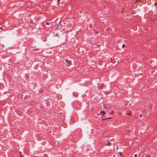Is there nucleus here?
Segmentation results:
<instances>
[{
	"label": "nucleus",
	"mask_w": 157,
	"mask_h": 157,
	"mask_svg": "<svg viewBox=\"0 0 157 157\" xmlns=\"http://www.w3.org/2000/svg\"><path fill=\"white\" fill-rule=\"evenodd\" d=\"M46 24L47 25H49L50 24V23H49L48 22H46Z\"/></svg>",
	"instance_id": "obj_3"
},
{
	"label": "nucleus",
	"mask_w": 157,
	"mask_h": 157,
	"mask_svg": "<svg viewBox=\"0 0 157 157\" xmlns=\"http://www.w3.org/2000/svg\"><path fill=\"white\" fill-rule=\"evenodd\" d=\"M146 157H151V156L150 155H148V156H146Z\"/></svg>",
	"instance_id": "obj_8"
},
{
	"label": "nucleus",
	"mask_w": 157,
	"mask_h": 157,
	"mask_svg": "<svg viewBox=\"0 0 157 157\" xmlns=\"http://www.w3.org/2000/svg\"><path fill=\"white\" fill-rule=\"evenodd\" d=\"M129 115H131V114H128Z\"/></svg>",
	"instance_id": "obj_14"
},
{
	"label": "nucleus",
	"mask_w": 157,
	"mask_h": 157,
	"mask_svg": "<svg viewBox=\"0 0 157 157\" xmlns=\"http://www.w3.org/2000/svg\"><path fill=\"white\" fill-rule=\"evenodd\" d=\"M0 29H1V30H2L3 28L2 27H0Z\"/></svg>",
	"instance_id": "obj_6"
},
{
	"label": "nucleus",
	"mask_w": 157,
	"mask_h": 157,
	"mask_svg": "<svg viewBox=\"0 0 157 157\" xmlns=\"http://www.w3.org/2000/svg\"><path fill=\"white\" fill-rule=\"evenodd\" d=\"M118 149V147H117V149Z\"/></svg>",
	"instance_id": "obj_15"
},
{
	"label": "nucleus",
	"mask_w": 157,
	"mask_h": 157,
	"mask_svg": "<svg viewBox=\"0 0 157 157\" xmlns=\"http://www.w3.org/2000/svg\"><path fill=\"white\" fill-rule=\"evenodd\" d=\"M100 113L101 115H103L106 114V113L105 112V111H102L100 112Z\"/></svg>",
	"instance_id": "obj_2"
},
{
	"label": "nucleus",
	"mask_w": 157,
	"mask_h": 157,
	"mask_svg": "<svg viewBox=\"0 0 157 157\" xmlns=\"http://www.w3.org/2000/svg\"><path fill=\"white\" fill-rule=\"evenodd\" d=\"M65 62L68 64V66H69L71 64V62L68 59H66L65 60Z\"/></svg>",
	"instance_id": "obj_1"
},
{
	"label": "nucleus",
	"mask_w": 157,
	"mask_h": 157,
	"mask_svg": "<svg viewBox=\"0 0 157 157\" xmlns=\"http://www.w3.org/2000/svg\"><path fill=\"white\" fill-rule=\"evenodd\" d=\"M113 113V111H112L111 112V114H112Z\"/></svg>",
	"instance_id": "obj_9"
},
{
	"label": "nucleus",
	"mask_w": 157,
	"mask_h": 157,
	"mask_svg": "<svg viewBox=\"0 0 157 157\" xmlns=\"http://www.w3.org/2000/svg\"><path fill=\"white\" fill-rule=\"evenodd\" d=\"M21 152H19V154H21Z\"/></svg>",
	"instance_id": "obj_12"
},
{
	"label": "nucleus",
	"mask_w": 157,
	"mask_h": 157,
	"mask_svg": "<svg viewBox=\"0 0 157 157\" xmlns=\"http://www.w3.org/2000/svg\"><path fill=\"white\" fill-rule=\"evenodd\" d=\"M20 157H23V156L22 155H21L20 156Z\"/></svg>",
	"instance_id": "obj_13"
},
{
	"label": "nucleus",
	"mask_w": 157,
	"mask_h": 157,
	"mask_svg": "<svg viewBox=\"0 0 157 157\" xmlns=\"http://www.w3.org/2000/svg\"><path fill=\"white\" fill-rule=\"evenodd\" d=\"M60 0H58V3H59L60 2Z\"/></svg>",
	"instance_id": "obj_11"
},
{
	"label": "nucleus",
	"mask_w": 157,
	"mask_h": 157,
	"mask_svg": "<svg viewBox=\"0 0 157 157\" xmlns=\"http://www.w3.org/2000/svg\"><path fill=\"white\" fill-rule=\"evenodd\" d=\"M124 46V44H123L122 45V47H123Z\"/></svg>",
	"instance_id": "obj_10"
},
{
	"label": "nucleus",
	"mask_w": 157,
	"mask_h": 157,
	"mask_svg": "<svg viewBox=\"0 0 157 157\" xmlns=\"http://www.w3.org/2000/svg\"><path fill=\"white\" fill-rule=\"evenodd\" d=\"M119 153L120 155H121L122 154V153L121 152H119Z\"/></svg>",
	"instance_id": "obj_7"
},
{
	"label": "nucleus",
	"mask_w": 157,
	"mask_h": 157,
	"mask_svg": "<svg viewBox=\"0 0 157 157\" xmlns=\"http://www.w3.org/2000/svg\"><path fill=\"white\" fill-rule=\"evenodd\" d=\"M111 118H106V119H102V120H105L107 119H111Z\"/></svg>",
	"instance_id": "obj_4"
},
{
	"label": "nucleus",
	"mask_w": 157,
	"mask_h": 157,
	"mask_svg": "<svg viewBox=\"0 0 157 157\" xmlns=\"http://www.w3.org/2000/svg\"><path fill=\"white\" fill-rule=\"evenodd\" d=\"M137 156V155L136 154H135L134 155V157H136Z\"/></svg>",
	"instance_id": "obj_5"
}]
</instances>
